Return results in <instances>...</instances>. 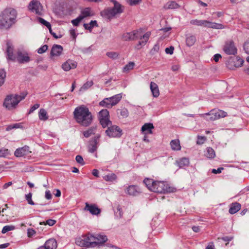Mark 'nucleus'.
I'll list each match as a JSON object with an SVG mask.
<instances>
[{"mask_svg": "<svg viewBox=\"0 0 249 249\" xmlns=\"http://www.w3.org/2000/svg\"><path fill=\"white\" fill-rule=\"evenodd\" d=\"M141 1V0H127V2L130 5H136Z\"/></svg>", "mask_w": 249, "mask_h": 249, "instance_id": "55", "label": "nucleus"}, {"mask_svg": "<svg viewBox=\"0 0 249 249\" xmlns=\"http://www.w3.org/2000/svg\"><path fill=\"white\" fill-rule=\"evenodd\" d=\"M39 104H35L33 107H32L30 108V110L29 111V113H31L33 112L34 111H35L36 109L38 108L39 107Z\"/></svg>", "mask_w": 249, "mask_h": 249, "instance_id": "60", "label": "nucleus"}, {"mask_svg": "<svg viewBox=\"0 0 249 249\" xmlns=\"http://www.w3.org/2000/svg\"><path fill=\"white\" fill-rule=\"evenodd\" d=\"M207 116V119L209 121H214L221 118H223L227 115V112L221 110L213 109L210 112L205 114Z\"/></svg>", "mask_w": 249, "mask_h": 249, "instance_id": "11", "label": "nucleus"}, {"mask_svg": "<svg viewBox=\"0 0 249 249\" xmlns=\"http://www.w3.org/2000/svg\"><path fill=\"white\" fill-rule=\"evenodd\" d=\"M223 51L226 54L229 55L235 54L237 52V49L232 40L225 42L223 47Z\"/></svg>", "mask_w": 249, "mask_h": 249, "instance_id": "13", "label": "nucleus"}, {"mask_svg": "<svg viewBox=\"0 0 249 249\" xmlns=\"http://www.w3.org/2000/svg\"><path fill=\"white\" fill-rule=\"evenodd\" d=\"M100 120V124H101L102 125V126L104 127V128H105L107 126H109V125H111V122L109 120V118H106V119H104V118H101V120Z\"/></svg>", "mask_w": 249, "mask_h": 249, "instance_id": "37", "label": "nucleus"}, {"mask_svg": "<svg viewBox=\"0 0 249 249\" xmlns=\"http://www.w3.org/2000/svg\"><path fill=\"white\" fill-rule=\"evenodd\" d=\"M192 230L195 232H198L200 231V229L198 226H193L192 227Z\"/></svg>", "mask_w": 249, "mask_h": 249, "instance_id": "64", "label": "nucleus"}, {"mask_svg": "<svg viewBox=\"0 0 249 249\" xmlns=\"http://www.w3.org/2000/svg\"><path fill=\"white\" fill-rule=\"evenodd\" d=\"M15 227L13 225H7L4 226L1 231V232L2 233H5L7 232L11 231H13L15 229Z\"/></svg>", "mask_w": 249, "mask_h": 249, "instance_id": "43", "label": "nucleus"}, {"mask_svg": "<svg viewBox=\"0 0 249 249\" xmlns=\"http://www.w3.org/2000/svg\"><path fill=\"white\" fill-rule=\"evenodd\" d=\"M122 98V95L118 94L111 97L105 98L100 102L99 105L107 108H111L118 103Z\"/></svg>", "mask_w": 249, "mask_h": 249, "instance_id": "10", "label": "nucleus"}, {"mask_svg": "<svg viewBox=\"0 0 249 249\" xmlns=\"http://www.w3.org/2000/svg\"><path fill=\"white\" fill-rule=\"evenodd\" d=\"M45 249H56L57 242L54 239H50L47 240L43 246Z\"/></svg>", "mask_w": 249, "mask_h": 249, "instance_id": "21", "label": "nucleus"}, {"mask_svg": "<svg viewBox=\"0 0 249 249\" xmlns=\"http://www.w3.org/2000/svg\"><path fill=\"white\" fill-rule=\"evenodd\" d=\"M93 15L91 9L88 7L82 10L79 16L82 17V19H84L86 17L92 16Z\"/></svg>", "mask_w": 249, "mask_h": 249, "instance_id": "27", "label": "nucleus"}, {"mask_svg": "<svg viewBox=\"0 0 249 249\" xmlns=\"http://www.w3.org/2000/svg\"><path fill=\"white\" fill-rule=\"evenodd\" d=\"M38 20H39V21L42 24H43L44 25H45V26H46L47 28H50V25H51V24L46 21L45 19H44L43 18H38Z\"/></svg>", "mask_w": 249, "mask_h": 249, "instance_id": "51", "label": "nucleus"}, {"mask_svg": "<svg viewBox=\"0 0 249 249\" xmlns=\"http://www.w3.org/2000/svg\"><path fill=\"white\" fill-rule=\"evenodd\" d=\"M170 145L173 150L178 151L181 149L179 141L178 139L171 141Z\"/></svg>", "mask_w": 249, "mask_h": 249, "instance_id": "26", "label": "nucleus"}, {"mask_svg": "<svg viewBox=\"0 0 249 249\" xmlns=\"http://www.w3.org/2000/svg\"><path fill=\"white\" fill-rule=\"evenodd\" d=\"M63 51V48L61 45H54L53 46L51 52V56H59L60 55Z\"/></svg>", "mask_w": 249, "mask_h": 249, "instance_id": "19", "label": "nucleus"}, {"mask_svg": "<svg viewBox=\"0 0 249 249\" xmlns=\"http://www.w3.org/2000/svg\"><path fill=\"white\" fill-rule=\"evenodd\" d=\"M107 135L110 138H120L122 135V130L117 125H110L106 130Z\"/></svg>", "mask_w": 249, "mask_h": 249, "instance_id": "12", "label": "nucleus"}, {"mask_svg": "<svg viewBox=\"0 0 249 249\" xmlns=\"http://www.w3.org/2000/svg\"><path fill=\"white\" fill-rule=\"evenodd\" d=\"M174 48L173 46H171L169 48H166L165 49V52L167 54H172L173 53Z\"/></svg>", "mask_w": 249, "mask_h": 249, "instance_id": "57", "label": "nucleus"}, {"mask_svg": "<svg viewBox=\"0 0 249 249\" xmlns=\"http://www.w3.org/2000/svg\"><path fill=\"white\" fill-rule=\"evenodd\" d=\"M6 71L4 69L0 70V87L2 86L6 78Z\"/></svg>", "mask_w": 249, "mask_h": 249, "instance_id": "38", "label": "nucleus"}, {"mask_svg": "<svg viewBox=\"0 0 249 249\" xmlns=\"http://www.w3.org/2000/svg\"><path fill=\"white\" fill-rule=\"evenodd\" d=\"M32 193H30L26 195L25 196L26 199L28 201V203L30 205H34L35 203L34 201L32 200Z\"/></svg>", "mask_w": 249, "mask_h": 249, "instance_id": "46", "label": "nucleus"}, {"mask_svg": "<svg viewBox=\"0 0 249 249\" xmlns=\"http://www.w3.org/2000/svg\"><path fill=\"white\" fill-rule=\"evenodd\" d=\"M107 55L110 58L116 59L118 58L119 54L116 52H109L107 53Z\"/></svg>", "mask_w": 249, "mask_h": 249, "instance_id": "44", "label": "nucleus"}, {"mask_svg": "<svg viewBox=\"0 0 249 249\" xmlns=\"http://www.w3.org/2000/svg\"><path fill=\"white\" fill-rule=\"evenodd\" d=\"M153 185L152 191L158 193H172L175 192L176 190V188L162 181H156Z\"/></svg>", "mask_w": 249, "mask_h": 249, "instance_id": "8", "label": "nucleus"}, {"mask_svg": "<svg viewBox=\"0 0 249 249\" xmlns=\"http://www.w3.org/2000/svg\"><path fill=\"white\" fill-rule=\"evenodd\" d=\"M196 41V37L194 36H190L186 37V43L187 46H193Z\"/></svg>", "mask_w": 249, "mask_h": 249, "instance_id": "34", "label": "nucleus"}, {"mask_svg": "<svg viewBox=\"0 0 249 249\" xmlns=\"http://www.w3.org/2000/svg\"><path fill=\"white\" fill-rule=\"evenodd\" d=\"M84 210L93 215H98L101 213V210L95 204H89L88 202L85 203Z\"/></svg>", "mask_w": 249, "mask_h": 249, "instance_id": "16", "label": "nucleus"}, {"mask_svg": "<svg viewBox=\"0 0 249 249\" xmlns=\"http://www.w3.org/2000/svg\"><path fill=\"white\" fill-rule=\"evenodd\" d=\"M74 118L77 123L85 126L89 125L92 121L91 112L84 106L77 107L73 112Z\"/></svg>", "mask_w": 249, "mask_h": 249, "instance_id": "2", "label": "nucleus"}, {"mask_svg": "<svg viewBox=\"0 0 249 249\" xmlns=\"http://www.w3.org/2000/svg\"><path fill=\"white\" fill-rule=\"evenodd\" d=\"M29 9L32 12L37 15H41L42 7L40 2L36 0H33L29 4Z\"/></svg>", "mask_w": 249, "mask_h": 249, "instance_id": "15", "label": "nucleus"}, {"mask_svg": "<svg viewBox=\"0 0 249 249\" xmlns=\"http://www.w3.org/2000/svg\"><path fill=\"white\" fill-rule=\"evenodd\" d=\"M205 156L209 159H213L215 157L214 150L211 147H208L205 152Z\"/></svg>", "mask_w": 249, "mask_h": 249, "instance_id": "29", "label": "nucleus"}, {"mask_svg": "<svg viewBox=\"0 0 249 249\" xmlns=\"http://www.w3.org/2000/svg\"><path fill=\"white\" fill-rule=\"evenodd\" d=\"M17 12L13 9H6L0 15V29L7 30L15 23Z\"/></svg>", "mask_w": 249, "mask_h": 249, "instance_id": "4", "label": "nucleus"}, {"mask_svg": "<svg viewBox=\"0 0 249 249\" xmlns=\"http://www.w3.org/2000/svg\"><path fill=\"white\" fill-rule=\"evenodd\" d=\"M120 115L123 118H126L128 116V111L126 108L120 110Z\"/></svg>", "mask_w": 249, "mask_h": 249, "instance_id": "47", "label": "nucleus"}, {"mask_svg": "<svg viewBox=\"0 0 249 249\" xmlns=\"http://www.w3.org/2000/svg\"><path fill=\"white\" fill-rule=\"evenodd\" d=\"M151 33L147 32L144 35H142V30H134L130 32L124 33L122 35V38L124 41H132L140 39L141 40L137 45L138 49L141 48V46H144L147 42Z\"/></svg>", "mask_w": 249, "mask_h": 249, "instance_id": "3", "label": "nucleus"}, {"mask_svg": "<svg viewBox=\"0 0 249 249\" xmlns=\"http://www.w3.org/2000/svg\"><path fill=\"white\" fill-rule=\"evenodd\" d=\"M52 197V194L50 191H46L45 192V198L47 199H51Z\"/></svg>", "mask_w": 249, "mask_h": 249, "instance_id": "62", "label": "nucleus"}, {"mask_svg": "<svg viewBox=\"0 0 249 249\" xmlns=\"http://www.w3.org/2000/svg\"><path fill=\"white\" fill-rule=\"evenodd\" d=\"M98 118L99 120H101L102 118L104 119L109 118V112L106 109L101 110L99 112Z\"/></svg>", "mask_w": 249, "mask_h": 249, "instance_id": "35", "label": "nucleus"}, {"mask_svg": "<svg viewBox=\"0 0 249 249\" xmlns=\"http://www.w3.org/2000/svg\"><path fill=\"white\" fill-rule=\"evenodd\" d=\"M93 84L92 81H89L85 83L80 88V91H84L91 87Z\"/></svg>", "mask_w": 249, "mask_h": 249, "instance_id": "42", "label": "nucleus"}, {"mask_svg": "<svg viewBox=\"0 0 249 249\" xmlns=\"http://www.w3.org/2000/svg\"><path fill=\"white\" fill-rule=\"evenodd\" d=\"M25 96L26 94L23 93L20 95L17 94L8 95L5 98L3 105L9 110L15 108L19 102L24 99Z\"/></svg>", "mask_w": 249, "mask_h": 249, "instance_id": "6", "label": "nucleus"}, {"mask_svg": "<svg viewBox=\"0 0 249 249\" xmlns=\"http://www.w3.org/2000/svg\"><path fill=\"white\" fill-rule=\"evenodd\" d=\"M77 66V63L76 61L69 59L62 65V69L65 71H69L71 69H75Z\"/></svg>", "mask_w": 249, "mask_h": 249, "instance_id": "18", "label": "nucleus"}, {"mask_svg": "<svg viewBox=\"0 0 249 249\" xmlns=\"http://www.w3.org/2000/svg\"><path fill=\"white\" fill-rule=\"evenodd\" d=\"M56 223V221L52 219H49L46 221V223H44L45 225L48 224L49 226H53Z\"/></svg>", "mask_w": 249, "mask_h": 249, "instance_id": "59", "label": "nucleus"}, {"mask_svg": "<svg viewBox=\"0 0 249 249\" xmlns=\"http://www.w3.org/2000/svg\"><path fill=\"white\" fill-rule=\"evenodd\" d=\"M94 236L90 234L83 235L81 237L77 238L75 243L81 247H96V242Z\"/></svg>", "mask_w": 249, "mask_h": 249, "instance_id": "7", "label": "nucleus"}, {"mask_svg": "<svg viewBox=\"0 0 249 249\" xmlns=\"http://www.w3.org/2000/svg\"><path fill=\"white\" fill-rule=\"evenodd\" d=\"M97 23L96 20H91L89 24L85 23L84 27L86 30H88L90 31H91L92 28L95 26H97Z\"/></svg>", "mask_w": 249, "mask_h": 249, "instance_id": "33", "label": "nucleus"}, {"mask_svg": "<svg viewBox=\"0 0 249 249\" xmlns=\"http://www.w3.org/2000/svg\"><path fill=\"white\" fill-rule=\"evenodd\" d=\"M30 153L31 151L29 150V147L27 146H25L23 147L17 149L15 151L14 155L17 157H21L28 155Z\"/></svg>", "mask_w": 249, "mask_h": 249, "instance_id": "17", "label": "nucleus"}, {"mask_svg": "<svg viewBox=\"0 0 249 249\" xmlns=\"http://www.w3.org/2000/svg\"><path fill=\"white\" fill-rule=\"evenodd\" d=\"M135 66V63L133 62H130L126 64L123 69L124 72H128L132 70Z\"/></svg>", "mask_w": 249, "mask_h": 249, "instance_id": "40", "label": "nucleus"}, {"mask_svg": "<svg viewBox=\"0 0 249 249\" xmlns=\"http://www.w3.org/2000/svg\"><path fill=\"white\" fill-rule=\"evenodd\" d=\"M36 233V231L33 229H29L27 231V234L29 237L33 236Z\"/></svg>", "mask_w": 249, "mask_h": 249, "instance_id": "58", "label": "nucleus"}, {"mask_svg": "<svg viewBox=\"0 0 249 249\" xmlns=\"http://www.w3.org/2000/svg\"><path fill=\"white\" fill-rule=\"evenodd\" d=\"M160 49V46L158 44H155L153 48L151 49L150 53L151 54H154L155 53H157L159 51Z\"/></svg>", "mask_w": 249, "mask_h": 249, "instance_id": "54", "label": "nucleus"}, {"mask_svg": "<svg viewBox=\"0 0 249 249\" xmlns=\"http://www.w3.org/2000/svg\"><path fill=\"white\" fill-rule=\"evenodd\" d=\"M98 142L96 139H94L89 142L88 145V151L90 153H94L97 149Z\"/></svg>", "mask_w": 249, "mask_h": 249, "instance_id": "22", "label": "nucleus"}, {"mask_svg": "<svg viewBox=\"0 0 249 249\" xmlns=\"http://www.w3.org/2000/svg\"><path fill=\"white\" fill-rule=\"evenodd\" d=\"M221 57V56L220 54L217 53L215 54L213 56V60L215 62H218L219 58Z\"/></svg>", "mask_w": 249, "mask_h": 249, "instance_id": "63", "label": "nucleus"}, {"mask_svg": "<svg viewBox=\"0 0 249 249\" xmlns=\"http://www.w3.org/2000/svg\"><path fill=\"white\" fill-rule=\"evenodd\" d=\"M190 23L193 25L202 26L213 29H222L224 28L223 25L221 24L212 22L206 20L193 19L190 21Z\"/></svg>", "mask_w": 249, "mask_h": 249, "instance_id": "9", "label": "nucleus"}, {"mask_svg": "<svg viewBox=\"0 0 249 249\" xmlns=\"http://www.w3.org/2000/svg\"><path fill=\"white\" fill-rule=\"evenodd\" d=\"M241 209V205L238 203H233L229 209V213L231 214H234Z\"/></svg>", "mask_w": 249, "mask_h": 249, "instance_id": "28", "label": "nucleus"}, {"mask_svg": "<svg viewBox=\"0 0 249 249\" xmlns=\"http://www.w3.org/2000/svg\"><path fill=\"white\" fill-rule=\"evenodd\" d=\"M113 2V7H108L101 12V16L104 18L110 20L116 17L118 15L121 14L123 12V6L117 1L110 0Z\"/></svg>", "mask_w": 249, "mask_h": 249, "instance_id": "5", "label": "nucleus"}, {"mask_svg": "<svg viewBox=\"0 0 249 249\" xmlns=\"http://www.w3.org/2000/svg\"><path fill=\"white\" fill-rule=\"evenodd\" d=\"M150 89L154 97H157L159 96L160 92L158 85L153 82L150 83Z\"/></svg>", "mask_w": 249, "mask_h": 249, "instance_id": "24", "label": "nucleus"}, {"mask_svg": "<svg viewBox=\"0 0 249 249\" xmlns=\"http://www.w3.org/2000/svg\"><path fill=\"white\" fill-rule=\"evenodd\" d=\"M154 128V125L152 123H146L141 128V131L144 134H149L152 133V129Z\"/></svg>", "mask_w": 249, "mask_h": 249, "instance_id": "20", "label": "nucleus"}, {"mask_svg": "<svg viewBox=\"0 0 249 249\" xmlns=\"http://www.w3.org/2000/svg\"><path fill=\"white\" fill-rule=\"evenodd\" d=\"M176 163L180 168H182L184 166L188 165L189 164V160L187 158H183L177 161Z\"/></svg>", "mask_w": 249, "mask_h": 249, "instance_id": "30", "label": "nucleus"}, {"mask_svg": "<svg viewBox=\"0 0 249 249\" xmlns=\"http://www.w3.org/2000/svg\"><path fill=\"white\" fill-rule=\"evenodd\" d=\"M244 49L245 52L249 54V41H246L244 45Z\"/></svg>", "mask_w": 249, "mask_h": 249, "instance_id": "56", "label": "nucleus"}, {"mask_svg": "<svg viewBox=\"0 0 249 249\" xmlns=\"http://www.w3.org/2000/svg\"><path fill=\"white\" fill-rule=\"evenodd\" d=\"M9 154V151L7 149L2 148L0 149V158L5 157Z\"/></svg>", "mask_w": 249, "mask_h": 249, "instance_id": "45", "label": "nucleus"}, {"mask_svg": "<svg viewBox=\"0 0 249 249\" xmlns=\"http://www.w3.org/2000/svg\"><path fill=\"white\" fill-rule=\"evenodd\" d=\"M47 49L48 46L47 45H44L37 50V53L39 54L43 53L45 52Z\"/></svg>", "mask_w": 249, "mask_h": 249, "instance_id": "50", "label": "nucleus"}, {"mask_svg": "<svg viewBox=\"0 0 249 249\" xmlns=\"http://www.w3.org/2000/svg\"><path fill=\"white\" fill-rule=\"evenodd\" d=\"M96 242V246H99L106 242L107 240V236L101 234H97L94 236Z\"/></svg>", "mask_w": 249, "mask_h": 249, "instance_id": "23", "label": "nucleus"}, {"mask_svg": "<svg viewBox=\"0 0 249 249\" xmlns=\"http://www.w3.org/2000/svg\"><path fill=\"white\" fill-rule=\"evenodd\" d=\"M244 63V60L239 57H236L234 61V66L235 67H241Z\"/></svg>", "mask_w": 249, "mask_h": 249, "instance_id": "41", "label": "nucleus"}, {"mask_svg": "<svg viewBox=\"0 0 249 249\" xmlns=\"http://www.w3.org/2000/svg\"><path fill=\"white\" fill-rule=\"evenodd\" d=\"M38 117L40 120L46 121L48 119L47 111L44 108L40 109L38 112Z\"/></svg>", "mask_w": 249, "mask_h": 249, "instance_id": "31", "label": "nucleus"}, {"mask_svg": "<svg viewBox=\"0 0 249 249\" xmlns=\"http://www.w3.org/2000/svg\"><path fill=\"white\" fill-rule=\"evenodd\" d=\"M179 7V5L175 1H170L168 2H167L164 5V9L167 10V9H177Z\"/></svg>", "mask_w": 249, "mask_h": 249, "instance_id": "25", "label": "nucleus"}, {"mask_svg": "<svg viewBox=\"0 0 249 249\" xmlns=\"http://www.w3.org/2000/svg\"><path fill=\"white\" fill-rule=\"evenodd\" d=\"M156 181L153 180L150 178H146L143 180V183L145 184L147 188L152 191V189L153 187V185L155 184Z\"/></svg>", "mask_w": 249, "mask_h": 249, "instance_id": "32", "label": "nucleus"}, {"mask_svg": "<svg viewBox=\"0 0 249 249\" xmlns=\"http://www.w3.org/2000/svg\"><path fill=\"white\" fill-rule=\"evenodd\" d=\"M95 129L96 127H91L88 130L84 131L83 135L86 138H88L94 133Z\"/></svg>", "mask_w": 249, "mask_h": 249, "instance_id": "39", "label": "nucleus"}, {"mask_svg": "<svg viewBox=\"0 0 249 249\" xmlns=\"http://www.w3.org/2000/svg\"><path fill=\"white\" fill-rule=\"evenodd\" d=\"M206 140V138L205 137L198 136L196 143L198 144H202L204 143Z\"/></svg>", "mask_w": 249, "mask_h": 249, "instance_id": "48", "label": "nucleus"}, {"mask_svg": "<svg viewBox=\"0 0 249 249\" xmlns=\"http://www.w3.org/2000/svg\"><path fill=\"white\" fill-rule=\"evenodd\" d=\"M103 178L107 181H113L117 179V176L114 173H111L105 176Z\"/></svg>", "mask_w": 249, "mask_h": 249, "instance_id": "36", "label": "nucleus"}, {"mask_svg": "<svg viewBox=\"0 0 249 249\" xmlns=\"http://www.w3.org/2000/svg\"><path fill=\"white\" fill-rule=\"evenodd\" d=\"M124 193L128 196H138L141 193V191L138 186L131 185L126 187Z\"/></svg>", "mask_w": 249, "mask_h": 249, "instance_id": "14", "label": "nucleus"}, {"mask_svg": "<svg viewBox=\"0 0 249 249\" xmlns=\"http://www.w3.org/2000/svg\"><path fill=\"white\" fill-rule=\"evenodd\" d=\"M6 46V58L8 60L17 61L19 64L27 63L30 61L31 57L26 51L18 49L14 54V47L13 44L10 42H7Z\"/></svg>", "mask_w": 249, "mask_h": 249, "instance_id": "1", "label": "nucleus"}, {"mask_svg": "<svg viewBox=\"0 0 249 249\" xmlns=\"http://www.w3.org/2000/svg\"><path fill=\"white\" fill-rule=\"evenodd\" d=\"M82 19V18L79 16L76 18L72 20L71 22L73 25L77 26Z\"/></svg>", "mask_w": 249, "mask_h": 249, "instance_id": "52", "label": "nucleus"}, {"mask_svg": "<svg viewBox=\"0 0 249 249\" xmlns=\"http://www.w3.org/2000/svg\"><path fill=\"white\" fill-rule=\"evenodd\" d=\"M116 215L117 217L121 218L123 215V212L120 206H118L117 208V211L115 212Z\"/></svg>", "mask_w": 249, "mask_h": 249, "instance_id": "53", "label": "nucleus"}, {"mask_svg": "<svg viewBox=\"0 0 249 249\" xmlns=\"http://www.w3.org/2000/svg\"><path fill=\"white\" fill-rule=\"evenodd\" d=\"M223 169L224 168L223 167L218 168L217 169H213L212 172L213 174H216L220 173Z\"/></svg>", "mask_w": 249, "mask_h": 249, "instance_id": "61", "label": "nucleus"}, {"mask_svg": "<svg viewBox=\"0 0 249 249\" xmlns=\"http://www.w3.org/2000/svg\"><path fill=\"white\" fill-rule=\"evenodd\" d=\"M75 160L77 163H78L81 165H83L85 164V162L82 157L80 155L76 156L75 158Z\"/></svg>", "mask_w": 249, "mask_h": 249, "instance_id": "49", "label": "nucleus"}]
</instances>
